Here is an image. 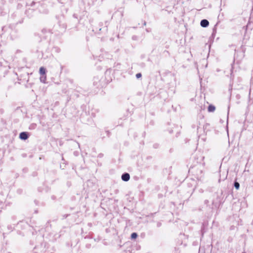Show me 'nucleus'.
I'll return each mask as SVG.
<instances>
[{
    "mask_svg": "<svg viewBox=\"0 0 253 253\" xmlns=\"http://www.w3.org/2000/svg\"><path fill=\"white\" fill-rule=\"evenodd\" d=\"M130 178L129 174L127 173L123 174L122 175V179L125 181H127Z\"/></svg>",
    "mask_w": 253,
    "mask_h": 253,
    "instance_id": "1",
    "label": "nucleus"
},
{
    "mask_svg": "<svg viewBox=\"0 0 253 253\" xmlns=\"http://www.w3.org/2000/svg\"><path fill=\"white\" fill-rule=\"evenodd\" d=\"M20 138L23 140H26L28 138V135L27 132H23L20 134Z\"/></svg>",
    "mask_w": 253,
    "mask_h": 253,
    "instance_id": "2",
    "label": "nucleus"
},
{
    "mask_svg": "<svg viewBox=\"0 0 253 253\" xmlns=\"http://www.w3.org/2000/svg\"><path fill=\"white\" fill-rule=\"evenodd\" d=\"M209 21L206 19L202 20L201 22V25L203 27H206L209 25Z\"/></svg>",
    "mask_w": 253,
    "mask_h": 253,
    "instance_id": "3",
    "label": "nucleus"
},
{
    "mask_svg": "<svg viewBox=\"0 0 253 253\" xmlns=\"http://www.w3.org/2000/svg\"><path fill=\"white\" fill-rule=\"evenodd\" d=\"M209 112H214L215 110V107L212 105H210L208 108Z\"/></svg>",
    "mask_w": 253,
    "mask_h": 253,
    "instance_id": "4",
    "label": "nucleus"
},
{
    "mask_svg": "<svg viewBox=\"0 0 253 253\" xmlns=\"http://www.w3.org/2000/svg\"><path fill=\"white\" fill-rule=\"evenodd\" d=\"M40 74L42 75H44L45 74V72H46V70H45V69L43 67H42L40 68Z\"/></svg>",
    "mask_w": 253,
    "mask_h": 253,
    "instance_id": "5",
    "label": "nucleus"
},
{
    "mask_svg": "<svg viewBox=\"0 0 253 253\" xmlns=\"http://www.w3.org/2000/svg\"><path fill=\"white\" fill-rule=\"evenodd\" d=\"M137 237V234L136 233H133L131 235V238L132 239H136Z\"/></svg>",
    "mask_w": 253,
    "mask_h": 253,
    "instance_id": "6",
    "label": "nucleus"
},
{
    "mask_svg": "<svg viewBox=\"0 0 253 253\" xmlns=\"http://www.w3.org/2000/svg\"><path fill=\"white\" fill-rule=\"evenodd\" d=\"M234 186L236 189H238L240 187V184L238 182H235L234 183Z\"/></svg>",
    "mask_w": 253,
    "mask_h": 253,
    "instance_id": "7",
    "label": "nucleus"
},
{
    "mask_svg": "<svg viewBox=\"0 0 253 253\" xmlns=\"http://www.w3.org/2000/svg\"><path fill=\"white\" fill-rule=\"evenodd\" d=\"M136 77L137 78H140L141 77V73H137L136 75Z\"/></svg>",
    "mask_w": 253,
    "mask_h": 253,
    "instance_id": "8",
    "label": "nucleus"
}]
</instances>
